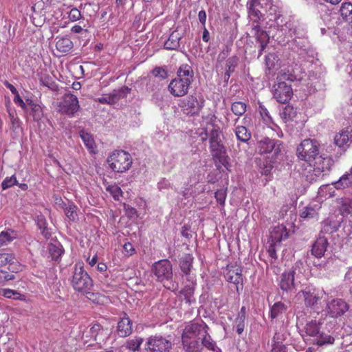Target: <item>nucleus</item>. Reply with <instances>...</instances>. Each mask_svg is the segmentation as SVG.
<instances>
[{
  "label": "nucleus",
  "instance_id": "1",
  "mask_svg": "<svg viewBox=\"0 0 352 352\" xmlns=\"http://www.w3.org/2000/svg\"><path fill=\"white\" fill-rule=\"evenodd\" d=\"M194 80V72L188 64H182L177 71V77L171 80L168 90L174 97H183L188 93Z\"/></svg>",
  "mask_w": 352,
  "mask_h": 352
},
{
  "label": "nucleus",
  "instance_id": "2",
  "mask_svg": "<svg viewBox=\"0 0 352 352\" xmlns=\"http://www.w3.org/2000/svg\"><path fill=\"white\" fill-rule=\"evenodd\" d=\"M320 144L315 139H305L296 148V156L300 160L307 162L309 165L320 154Z\"/></svg>",
  "mask_w": 352,
  "mask_h": 352
},
{
  "label": "nucleus",
  "instance_id": "3",
  "mask_svg": "<svg viewBox=\"0 0 352 352\" xmlns=\"http://www.w3.org/2000/svg\"><path fill=\"white\" fill-rule=\"evenodd\" d=\"M72 285L75 290L80 292H89L93 287V280L84 270L82 262L76 263L74 267Z\"/></svg>",
  "mask_w": 352,
  "mask_h": 352
},
{
  "label": "nucleus",
  "instance_id": "4",
  "mask_svg": "<svg viewBox=\"0 0 352 352\" xmlns=\"http://www.w3.org/2000/svg\"><path fill=\"white\" fill-rule=\"evenodd\" d=\"M256 149L260 154H267L273 153L272 160L270 162L274 163L280 160L283 153V145L280 140L264 137L257 141Z\"/></svg>",
  "mask_w": 352,
  "mask_h": 352
},
{
  "label": "nucleus",
  "instance_id": "5",
  "mask_svg": "<svg viewBox=\"0 0 352 352\" xmlns=\"http://www.w3.org/2000/svg\"><path fill=\"white\" fill-rule=\"evenodd\" d=\"M294 78V76L293 75L285 73L278 76V79L279 81L273 86V96L277 102L284 104L291 99L293 95L292 85L284 80L292 82Z\"/></svg>",
  "mask_w": 352,
  "mask_h": 352
},
{
  "label": "nucleus",
  "instance_id": "6",
  "mask_svg": "<svg viewBox=\"0 0 352 352\" xmlns=\"http://www.w3.org/2000/svg\"><path fill=\"white\" fill-rule=\"evenodd\" d=\"M80 108L77 96L70 93L64 94L60 100L55 104L58 113L69 118L74 117Z\"/></svg>",
  "mask_w": 352,
  "mask_h": 352
},
{
  "label": "nucleus",
  "instance_id": "7",
  "mask_svg": "<svg viewBox=\"0 0 352 352\" xmlns=\"http://www.w3.org/2000/svg\"><path fill=\"white\" fill-rule=\"evenodd\" d=\"M111 168L117 173L128 170L132 165L131 155L122 150L114 151L107 159Z\"/></svg>",
  "mask_w": 352,
  "mask_h": 352
},
{
  "label": "nucleus",
  "instance_id": "8",
  "mask_svg": "<svg viewBox=\"0 0 352 352\" xmlns=\"http://www.w3.org/2000/svg\"><path fill=\"white\" fill-rule=\"evenodd\" d=\"M298 229V227L294 224V221H285L274 226L270 231L271 242L274 243L275 245H281L282 241L287 239Z\"/></svg>",
  "mask_w": 352,
  "mask_h": 352
},
{
  "label": "nucleus",
  "instance_id": "9",
  "mask_svg": "<svg viewBox=\"0 0 352 352\" xmlns=\"http://www.w3.org/2000/svg\"><path fill=\"white\" fill-rule=\"evenodd\" d=\"M172 347L173 343L169 336H151L148 338L145 344L146 352H170Z\"/></svg>",
  "mask_w": 352,
  "mask_h": 352
},
{
  "label": "nucleus",
  "instance_id": "10",
  "mask_svg": "<svg viewBox=\"0 0 352 352\" xmlns=\"http://www.w3.org/2000/svg\"><path fill=\"white\" fill-rule=\"evenodd\" d=\"M205 100L203 96L197 97L194 95H189L184 98L179 103V107L184 114L188 116H195L204 107Z\"/></svg>",
  "mask_w": 352,
  "mask_h": 352
},
{
  "label": "nucleus",
  "instance_id": "11",
  "mask_svg": "<svg viewBox=\"0 0 352 352\" xmlns=\"http://www.w3.org/2000/svg\"><path fill=\"white\" fill-rule=\"evenodd\" d=\"M208 329L209 327L204 321H191L185 325L182 334L185 335L186 340L190 338L201 339L204 333Z\"/></svg>",
  "mask_w": 352,
  "mask_h": 352
},
{
  "label": "nucleus",
  "instance_id": "12",
  "mask_svg": "<svg viewBox=\"0 0 352 352\" xmlns=\"http://www.w3.org/2000/svg\"><path fill=\"white\" fill-rule=\"evenodd\" d=\"M152 270L160 281L168 280L173 276L172 265L167 259L156 262L153 265Z\"/></svg>",
  "mask_w": 352,
  "mask_h": 352
},
{
  "label": "nucleus",
  "instance_id": "13",
  "mask_svg": "<svg viewBox=\"0 0 352 352\" xmlns=\"http://www.w3.org/2000/svg\"><path fill=\"white\" fill-rule=\"evenodd\" d=\"M264 3L261 0H248L246 7L248 10V17L252 23H261L265 19L260 9H264Z\"/></svg>",
  "mask_w": 352,
  "mask_h": 352
},
{
  "label": "nucleus",
  "instance_id": "14",
  "mask_svg": "<svg viewBox=\"0 0 352 352\" xmlns=\"http://www.w3.org/2000/svg\"><path fill=\"white\" fill-rule=\"evenodd\" d=\"M349 308V306L345 300L341 298H335L328 302L326 310L330 317L338 318L344 315Z\"/></svg>",
  "mask_w": 352,
  "mask_h": 352
},
{
  "label": "nucleus",
  "instance_id": "15",
  "mask_svg": "<svg viewBox=\"0 0 352 352\" xmlns=\"http://www.w3.org/2000/svg\"><path fill=\"white\" fill-rule=\"evenodd\" d=\"M333 163L331 157L320 153L311 166H314L315 175H317L322 172H329Z\"/></svg>",
  "mask_w": 352,
  "mask_h": 352
},
{
  "label": "nucleus",
  "instance_id": "16",
  "mask_svg": "<svg viewBox=\"0 0 352 352\" xmlns=\"http://www.w3.org/2000/svg\"><path fill=\"white\" fill-rule=\"evenodd\" d=\"M226 280L236 285H243L242 268L237 265H228L224 272ZM238 289V286H236Z\"/></svg>",
  "mask_w": 352,
  "mask_h": 352
},
{
  "label": "nucleus",
  "instance_id": "17",
  "mask_svg": "<svg viewBox=\"0 0 352 352\" xmlns=\"http://www.w3.org/2000/svg\"><path fill=\"white\" fill-rule=\"evenodd\" d=\"M296 267L293 266L288 271L284 272L280 277L279 286L283 291H292L295 287V275Z\"/></svg>",
  "mask_w": 352,
  "mask_h": 352
},
{
  "label": "nucleus",
  "instance_id": "18",
  "mask_svg": "<svg viewBox=\"0 0 352 352\" xmlns=\"http://www.w3.org/2000/svg\"><path fill=\"white\" fill-rule=\"evenodd\" d=\"M264 3V10L267 13L270 21H272L278 25H280L278 20L282 16L281 8L274 3L273 0H263Z\"/></svg>",
  "mask_w": 352,
  "mask_h": 352
},
{
  "label": "nucleus",
  "instance_id": "19",
  "mask_svg": "<svg viewBox=\"0 0 352 352\" xmlns=\"http://www.w3.org/2000/svg\"><path fill=\"white\" fill-rule=\"evenodd\" d=\"M16 261L15 256L12 253H0V271H2V268L8 265L10 271L15 273L18 272L21 270V266Z\"/></svg>",
  "mask_w": 352,
  "mask_h": 352
},
{
  "label": "nucleus",
  "instance_id": "20",
  "mask_svg": "<svg viewBox=\"0 0 352 352\" xmlns=\"http://www.w3.org/2000/svg\"><path fill=\"white\" fill-rule=\"evenodd\" d=\"M184 34L179 32L178 29L174 30L164 43V48L168 50H179L180 45L184 47V43L182 41Z\"/></svg>",
  "mask_w": 352,
  "mask_h": 352
},
{
  "label": "nucleus",
  "instance_id": "21",
  "mask_svg": "<svg viewBox=\"0 0 352 352\" xmlns=\"http://www.w3.org/2000/svg\"><path fill=\"white\" fill-rule=\"evenodd\" d=\"M210 148L213 157L226 167V164H228V157L226 155V149L221 142L210 144Z\"/></svg>",
  "mask_w": 352,
  "mask_h": 352
},
{
  "label": "nucleus",
  "instance_id": "22",
  "mask_svg": "<svg viewBox=\"0 0 352 352\" xmlns=\"http://www.w3.org/2000/svg\"><path fill=\"white\" fill-rule=\"evenodd\" d=\"M328 245L329 243L327 239L320 234L319 236L312 245L311 250V254L316 258H321L324 255Z\"/></svg>",
  "mask_w": 352,
  "mask_h": 352
},
{
  "label": "nucleus",
  "instance_id": "23",
  "mask_svg": "<svg viewBox=\"0 0 352 352\" xmlns=\"http://www.w3.org/2000/svg\"><path fill=\"white\" fill-rule=\"evenodd\" d=\"M186 339L185 335L182 334V343L186 352H201L200 339L194 338H190L188 340Z\"/></svg>",
  "mask_w": 352,
  "mask_h": 352
},
{
  "label": "nucleus",
  "instance_id": "24",
  "mask_svg": "<svg viewBox=\"0 0 352 352\" xmlns=\"http://www.w3.org/2000/svg\"><path fill=\"white\" fill-rule=\"evenodd\" d=\"M117 330L118 335L122 338L126 337L132 333V322L126 314L118 322Z\"/></svg>",
  "mask_w": 352,
  "mask_h": 352
},
{
  "label": "nucleus",
  "instance_id": "25",
  "mask_svg": "<svg viewBox=\"0 0 352 352\" xmlns=\"http://www.w3.org/2000/svg\"><path fill=\"white\" fill-rule=\"evenodd\" d=\"M28 105L26 112L32 117L34 121H39L43 116V109L38 104L34 103L32 100H27Z\"/></svg>",
  "mask_w": 352,
  "mask_h": 352
},
{
  "label": "nucleus",
  "instance_id": "26",
  "mask_svg": "<svg viewBox=\"0 0 352 352\" xmlns=\"http://www.w3.org/2000/svg\"><path fill=\"white\" fill-rule=\"evenodd\" d=\"M337 190H344L352 186V173L349 170L346 172L339 179L332 183Z\"/></svg>",
  "mask_w": 352,
  "mask_h": 352
},
{
  "label": "nucleus",
  "instance_id": "27",
  "mask_svg": "<svg viewBox=\"0 0 352 352\" xmlns=\"http://www.w3.org/2000/svg\"><path fill=\"white\" fill-rule=\"evenodd\" d=\"M302 294L305 299V303L307 307H314L320 300L318 294L314 289L307 287L302 291Z\"/></svg>",
  "mask_w": 352,
  "mask_h": 352
},
{
  "label": "nucleus",
  "instance_id": "28",
  "mask_svg": "<svg viewBox=\"0 0 352 352\" xmlns=\"http://www.w3.org/2000/svg\"><path fill=\"white\" fill-rule=\"evenodd\" d=\"M320 323L317 322L316 320H311L307 322L303 329L305 334H302V336L304 338L307 336L316 338L320 331Z\"/></svg>",
  "mask_w": 352,
  "mask_h": 352
},
{
  "label": "nucleus",
  "instance_id": "29",
  "mask_svg": "<svg viewBox=\"0 0 352 352\" xmlns=\"http://www.w3.org/2000/svg\"><path fill=\"white\" fill-rule=\"evenodd\" d=\"M195 285L196 283L192 282L190 284L186 285L179 292L184 296L186 302L189 305H191L196 301V299L194 297Z\"/></svg>",
  "mask_w": 352,
  "mask_h": 352
},
{
  "label": "nucleus",
  "instance_id": "30",
  "mask_svg": "<svg viewBox=\"0 0 352 352\" xmlns=\"http://www.w3.org/2000/svg\"><path fill=\"white\" fill-rule=\"evenodd\" d=\"M200 344H201V351L204 347L213 352H217L219 350L217 346L216 342L213 340L208 333V330H206V333H204L201 338L200 339Z\"/></svg>",
  "mask_w": 352,
  "mask_h": 352
},
{
  "label": "nucleus",
  "instance_id": "31",
  "mask_svg": "<svg viewBox=\"0 0 352 352\" xmlns=\"http://www.w3.org/2000/svg\"><path fill=\"white\" fill-rule=\"evenodd\" d=\"M334 342L335 338L333 336L320 331V333L317 335L316 338H314L313 344L322 346L324 345L333 344Z\"/></svg>",
  "mask_w": 352,
  "mask_h": 352
},
{
  "label": "nucleus",
  "instance_id": "32",
  "mask_svg": "<svg viewBox=\"0 0 352 352\" xmlns=\"http://www.w3.org/2000/svg\"><path fill=\"white\" fill-rule=\"evenodd\" d=\"M279 218L286 220H296L297 212L295 207L283 206L279 212Z\"/></svg>",
  "mask_w": 352,
  "mask_h": 352
},
{
  "label": "nucleus",
  "instance_id": "33",
  "mask_svg": "<svg viewBox=\"0 0 352 352\" xmlns=\"http://www.w3.org/2000/svg\"><path fill=\"white\" fill-rule=\"evenodd\" d=\"M256 41L259 43V50L258 56L260 57L263 54L268 43H270V36L266 31L260 32L258 34L254 36Z\"/></svg>",
  "mask_w": 352,
  "mask_h": 352
},
{
  "label": "nucleus",
  "instance_id": "34",
  "mask_svg": "<svg viewBox=\"0 0 352 352\" xmlns=\"http://www.w3.org/2000/svg\"><path fill=\"white\" fill-rule=\"evenodd\" d=\"M340 12L342 19L352 25V3L351 2L342 3Z\"/></svg>",
  "mask_w": 352,
  "mask_h": 352
},
{
  "label": "nucleus",
  "instance_id": "35",
  "mask_svg": "<svg viewBox=\"0 0 352 352\" xmlns=\"http://www.w3.org/2000/svg\"><path fill=\"white\" fill-rule=\"evenodd\" d=\"M57 39L56 47L58 51L63 53H67L73 48V43L70 38L67 37H63Z\"/></svg>",
  "mask_w": 352,
  "mask_h": 352
},
{
  "label": "nucleus",
  "instance_id": "36",
  "mask_svg": "<svg viewBox=\"0 0 352 352\" xmlns=\"http://www.w3.org/2000/svg\"><path fill=\"white\" fill-rule=\"evenodd\" d=\"M130 89L128 87L124 86L118 89H114L111 93H110V96L111 98V102L113 104L118 102L120 100L126 98L130 92Z\"/></svg>",
  "mask_w": 352,
  "mask_h": 352
},
{
  "label": "nucleus",
  "instance_id": "37",
  "mask_svg": "<svg viewBox=\"0 0 352 352\" xmlns=\"http://www.w3.org/2000/svg\"><path fill=\"white\" fill-rule=\"evenodd\" d=\"M193 261V256L190 254H185L181 258L179 261V266L181 270L186 275H188L190 272Z\"/></svg>",
  "mask_w": 352,
  "mask_h": 352
},
{
  "label": "nucleus",
  "instance_id": "38",
  "mask_svg": "<svg viewBox=\"0 0 352 352\" xmlns=\"http://www.w3.org/2000/svg\"><path fill=\"white\" fill-rule=\"evenodd\" d=\"M52 226H50L47 221H36L38 228L45 239H49L54 230V225L51 221Z\"/></svg>",
  "mask_w": 352,
  "mask_h": 352
},
{
  "label": "nucleus",
  "instance_id": "39",
  "mask_svg": "<svg viewBox=\"0 0 352 352\" xmlns=\"http://www.w3.org/2000/svg\"><path fill=\"white\" fill-rule=\"evenodd\" d=\"M280 118L285 122L292 120L296 116V110L291 105H287L280 111Z\"/></svg>",
  "mask_w": 352,
  "mask_h": 352
},
{
  "label": "nucleus",
  "instance_id": "40",
  "mask_svg": "<svg viewBox=\"0 0 352 352\" xmlns=\"http://www.w3.org/2000/svg\"><path fill=\"white\" fill-rule=\"evenodd\" d=\"M104 328L98 323L94 324L89 329L90 336L95 341L104 340Z\"/></svg>",
  "mask_w": 352,
  "mask_h": 352
},
{
  "label": "nucleus",
  "instance_id": "41",
  "mask_svg": "<svg viewBox=\"0 0 352 352\" xmlns=\"http://www.w3.org/2000/svg\"><path fill=\"white\" fill-rule=\"evenodd\" d=\"M235 134L238 140L247 142L251 138V132L244 126H236Z\"/></svg>",
  "mask_w": 352,
  "mask_h": 352
},
{
  "label": "nucleus",
  "instance_id": "42",
  "mask_svg": "<svg viewBox=\"0 0 352 352\" xmlns=\"http://www.w3.org/2000/svg\"><path fill=\"white\" fill-rule=\"evenodd\" d=\"M40 83L48 87L53 91H58V85L52 80V77L48 74H42L39 77Z\"/></svg>",
  "mask_w": 352,
  "mask_h": 352
},
{
  "label": "nucleus",
  "instance_id": "43",
  "mask_svg": "<svg viewBox=\"0 0 352 352\" xmlns=\"http://www.w3.org/2000/svg\"><path fill=\"white\" fill-rule=\"evenodd\" d=\"M287 310V306L282 302H275L270 310V317L277 318L283 315Z\"/></svg>",
  "mask_w": 352,
  "mask_h": 352
},
{
  "label": "nucleus",
  "instance_id": "44",
  "mask_svg": "<svg viewBox=\"0 0 352 352\" xmlns=\"http://www.w3.org/2000/svg\"><path fill=\"white\" fill-rule=\"evenodd\" d=\"M247 105L245 102H234L231 105V110L232 113L237 116L238 118L234 121V124L237 122L239 120V118L241 116H243L245 111H246Z\"/></svg>",
  "mask_w": 352,
  "mask_h": 352
},
{
  "label": "nucleus",
  "instance_id": "45",
  "mask_svg": "<svg viewBox=\"0 0 352 352\" xmlns=\"http://www.w3.org/2000/svg\"><path fill=\"white\" fill-rule=\"evenodd\" d=\"M349 140V131L342 130L339 133L336 134L334 138L335 144L339 147L344 146Z\"/></svg>",
  "mask_w": 352,
  "mask_h": 352
},
{
  "label": "nucleus",
  "instance_id": "46",
  "mask_svg": "<svg viewBox=\"0 0 352 352\" xmlns=\"http://www.w3.org/2000/svg\"><path fill=\"white\" fill-rule=\"evenodd\" d=\"M79 135L83 141L85 146L89 150L92 151L95 146V142L92 135L90 133L86 132L85 130L80 131Z\"/></svg>",
  "mask_w": 352,
  "mask_h": 352
},
{
  "label": "nucleus",
  "instance_id": "47",
  "mask_svg": "<svg viewBox=\"0 0 352 352\" xmlns=\"http://www.w3.org/2000/svg\"><path fill=\"white\" fill-rule=\"evenodd\" d=\"M16 237V232L10 229L2 231L0 233V244L6 245Z\"/></svg>",
  "mask_w": 352,
  "mask_h": 352
},
{
  "label": "nucleus",
  "instance_id": "48",
  "mask_svg": "<svg viewBox=\"0 0 352 352\" xmlns=\"http://www.w3.org/2000/svg\"><path fill=\"white\" fill-rule=\"evenodd\" d=\"M47 249L52 259L54 261H57L63 252L60 244L50 243Z\"/></svg>",
  "mask_w": 352,
  "mask_h": 352
},
{
  "label": "nucleus",
  "instance_id": "49",
  "mask_svg": "<svg viewBox=\"0 0 352 352\" xmlns=\"http://www.w3.org/2000/svg\"><path fill=\"white\" fill-rule=\"evenodd\" d=\"M2 296L14 300H25V296L20 294L17 291L10 289H3L1 292Z\"/></svg>",
  "mask_w": 352,
  "mask_h": 352
},
{
  "label": "nucleus",
  "instance_id": "50",
  "mask_svg": "<svg viewBox=\"0 0 352 352\" xmlns=\"http://www.w3.org/2000/svg\"><path fill=\"white\" fill-rule=\"evenodd\" d=\"M340 226V221H324L321 232L331 234L336 232Z\"/></svg>",
  "mask_w": 352,
  "mask_h": 352
},
{
  "label": "nucleus",
  "instance_id": "51",
  "mask_svg": "<svg viewBox=\"0 0 352 352\" xmlns=\"http://www.w3.org/2000/svg\"><path fill=\"white\" fill-rule=\"evenodd\" d=\"M278 339L277 333H275L272 340V345L270 352H287V346L282 342L278 341Z\"/></svg>",
  "mask_w": 352,
  "mask_h": 352
},
{
  "label": "nucleus",
  "instance_id": "52",
  "mask_svg": "<svg viewBox=\"0 0 352 352\" xmlns=\"http://www.w3.org/2000/svg\"><path fill=\"white\" fill-rule=\"evenodd\" d=\"M236 65L234 58H229L226 60V72L224 74V80L228 82L231 74L234 72V67Z\"/></svg>",
  "mask_w": 352,
  "mask_h": 352
},
{
  "label": "nucleus",
  "instance_id": "53",
  "mask_svg": "<svg viewBox=\"0 0 352 352\" xmlns=\"http://www.w3.org/2000/svg\"><path fill=\"white\" fill-rule=\"evenodd\" d=\"M142 342L143 339L142 338H135L134 339H130L126 342V347L128 349L133 352H135L140 349V347Z\"/></svg>",
  "mask_w": 352,
  "mask_h": 352
},
{
  "label": "nucleus",
  "instance_id": "54",
  "mask_svg": "<svg viewBox=\"0 0 352 352\" xmlns=\"http://www.w3.org/2000/svg\"><path fill=\"white\" fill-rule=\"evenodd\" d=\"M106 190L109 192L116 201H119L122 196L121 188L117 185H110L106 188Z\"/></svg>",
  "mask_w": 352,
  "mask_h": 352
},
{
  "label": "nucleus",
  "instance_id": "55",
  "mask_svg": "<svg viewBox=\"0 0 352 352\" xmlns=\"http://www.w3.org/2000/svg\"><path fill=\"white\" fill-rule=\"evenodd\" d=\"M77 207L72 203H68V204L64 208V212L66 216L70 220H74L76 218Z\"/></svg>",
  "mask_w": 352,
  "mask_h": 352
},
{
  "label": "nucleus",
  "instance_id": "56",
  "mask_svg": "<svg viewBox=\"0 0 352 352\" xmlns=\"http://www.w3.org/2000/svg\"><path fill=\"white\" fill-rule=\"evenodd\" d=\"M318 212L316 209L311 207H306L300 213V217L302 219H316L318 218Z\"/></svg>",
  "mask_w": 352,
  "mask_h": 352
},
{
  "label": "nucleus",
  "instance_id": "57",
  "mask_svg": "<svg viewBox=\"0 0 352 352\" xmlns=\"http://www.w3.org/2000/svg\"><path fill=\"white\" fill-rule=\"evenodd\" d=\"M18 181L15 175L11 177H6L1 183V187L3 190L8 189L14 185H17Z\"/></svg>",
  "mask_w": 352,
  "mask_h": 352
},
{
  "label": "nucleus",
  "instance_id": "58",
  "mask_svg": "<svg viewBox=\"0 0 352 352\" xmlns=\"http://www.w3.org/2000/svg\"><path fill=\"white\" fill-rule=\"evenodd\" d=\"M221 142L220 131L218 129L212 128L209 132L210 144Z\"/></svg>",
  "mask_w": 352,
  "mask_h": 352
},
{
  "label": "nucleus",
  "instance_id": "59",
  "mask_svg": "<svg viewBox=\"0 0 352 352\" xmlns=\"http://www.w3.org/2000/svg\"><path fill=\"white\" fill-rule=\"evenodd\" d=\"M245 318L237 316L234 320V323L236 328V332L239 335H241L245 329Z\"/></svg>",
  "mask_w": 352,
  "mask_h": 352
},
{
  "label": "nucleus",
  "instance_id": "60",
  "mask_svg": "<svg viewBox=\"0 0 352 352\" xmlns=\"http://www.w3.org/2000/svg\"><path fill=\"white\" fill-rule=\"evenodd\" d=\"M215 199L220 205H224L226 199V190L219 189L215 192Z\"/></svg>",
  "mask_w": 352,
  "mask_h": 352
},
{
  "label": "nucleus",
  "instance_id": "61",
  "mask_svg": "<svg viewBox=\"0 0 352 352\" xmlns=\"http://www.w3.org/2000/svg\"><path fill=\"white\" fill-rule=\"evenodd\" d=\"M152 74L155 77H159L161 79H166L168 77L167 71L164 68L161 67H155L152 71Z\"/></svg>",
  "mask_w": 352,
  "mask_h": 352
},
{
  "label": "nucleus",
  "instance_id": "62",
  "mask_svg": "<svg viewBox=\"0 0 352 352\" xmlns=\"http://www.w3.org/2000/svg\"><path fill=\"white\" fill-rule=\"evenodd\" d=\"M15 279V276L12 274H8L6 271H0V285L6 282Z\"/></svg>",
  "mask_w": 352,
  "mask_h": 352
},
{
  "label": "nucleus",
  "instance_id": "63",
  "mask_svg": "<svg viewBox=\"0 0 352 352\" xmlns=\"http://www.w3.org/2000/svg\"><path fill=\"white\" fill-rule=\"evenodd\" d=\"M259 112L263 119L266 122H271L272 118L268 110L263 105H259Z\"/></svg>",
  "mask_w": 352,
  "mask_h": 352
},
{
  "label": "nucleus",
  "instance_id": "64",
  "mask_svg": "<svg viewBox=\"0 0 352 352\" xmlns=\"http://www.w3.org/2000/svg\"><path fill=\"white\" fill-rule=\"evenodd\" d=\"M124 209L126 212V215L129 219H135L138 217L137 215V210L135 208L129 206V205H124Z\"/></svg>",
  "mask_w": 352,
  "mask_h": 352
}]
</instances>
